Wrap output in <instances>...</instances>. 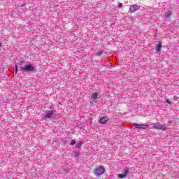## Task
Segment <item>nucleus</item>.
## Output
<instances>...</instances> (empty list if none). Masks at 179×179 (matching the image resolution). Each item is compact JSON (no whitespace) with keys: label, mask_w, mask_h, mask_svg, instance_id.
<instances>
[{"label":"nucleus","mask_w":179,"mask_h":179,"mask_svg":"<svg viewBox=\"0 0 179 179\" xmlns=\"http://www.w3.org/2000/svg\"><path fill=\"white\" fill-rule=\"evenodd\" d=\"M171 15H172V13H171V11H170V10H168V12H166V13H165V16H166V17H170V16H171Z\"/></svg>","instance_id":"f8f14e48"},{"label":"nucleus","mask_w":179,"mask_h":179,"mask_svg":"<svg viewBox=\"0 0 179 179\" xmlns=\"http://www.w3.org/2000/svg\"><path fill=\"white\" fill-rule=\"evenodd\" d=\"M134 128L138 129H148L149 128V125L148 124H139L138 123L134 124Z\"/></svg>","instance_id":"423d86ee"},{"label":"nucleus","mask_w":179,"mask_h":179,"mask_svg":"<svg viewBox=\"0 0 179 179\" xmlns=\"http://www.w3.org/2000/svg\"><path fill=\"white\" fill-rule=\"evenodd\" d=\"M118 8H122V3H120L118 4Z\"/></svg>","instance_id":"f3484780"},{"label":"nucleus","mask_w":179,"mask_h":179,"mask_svg":"<svg viewBox=\"0 0 179 179\" xmlns=\"http://www.w3.org/2000/svg\"><path fill=\"white\" fill-rule=\"evenodd\" d=\"M76 143V141L73 140L71 141L70 145H71V146H73V145H75Z\"/></svg>","instance_id":"dca6fc26"},{"label":"nucleus","mask_w":179,"mask_h":179,"mask_svg":"<svg viewBox=\"0 0 179 179\" xmlns=\"http://www.w3.org/2000/svg\"><path fill=\"white\" fill-rule=\"evenodd\" d=\"M156 52H160L162 51V41H159L157 45H156Z\"/></svg>","instance_id":"1a4fd4ad"},{"label":"nucleus","mask_w":179,"mask_h":179,"mask_svg":"<svg viewBox=\"0 0 179 179\" xmlns=\"http://www.w3.org/2000/svg\"><path fill=\"white\" fill-rule=\"evenodd\" d=\"M106 172V169L104 166H97L94 169V173L96 177H99V176H101L104 174Z\"/></svg>","instance_id":"f03ea898"},{"label":"nucleus","mask_w":179,"mask_h":179,"mask_svg":"<svg viewBox=\"0 0 179 179\" xmlns=\"http://www.w3.org/2000/svg\"><path fill=\"white\" fill-rule=\"evenodd\" d=\"M128 173H129V170L124 169V172L123 173V174L119 173V174H117V177L119 178H125V177H127Z\"/></svg>","instance_id":"6e6552de"},{"label":"nucleus","mask_w":179,"mask_h":179,"mask_svg":"<svg viewBox=\"0 0 179 179\" xmlns=\"http://www.w3.org/2000/svg\"><path fill=\"white\" fill-rule=\"evenodd\" d=\"M20 68V71H22V72H27V73H30V72H34L35 69L34 66L31 64H27Z\"/></svg>","instance_id":"7ed1b4c3"},{"label":"nucleus","mask_w":179,"mask_h":179,"mask_svg":"<svg viewBox=\"0 0 179 179\" xmlns=\"http://www.w3.org/2000/svg\"><path fill=\"white\" fill-rule=\"evenodd\" d=\"M0 47H1V43H0Z\"/></svg>","instance_id":"aec40b11"},{"label":"nucleus","mask_w":179,"mask_h":179,"mask_svg":"<svg viewBox=\"0 0 179 179\" xmlns=\"http://www.w3.org/2000/svg\"><path fill=\"white\" fill-rule=\"evenodd\" d=\"M103 52H104V51L101 50L99 52H96L95 54H96V55H98V57H101V55L103 54Z\"/></svg>","instance_id":"ddd939ff"},{"label":"nucleus","mask_w":179,"mask_h":179,"mask_svg":"<svg viewBox=\"0 0 179 179\" xmlns=\"http://www.w3.org/2000/svg\"><path fill=\"white\" fill-rule=\"evenodd\" d=\"M15 73H17V65L15 64Z\"/></svg>","instance_id":"6ab92c4d"},{"label":"nucleus","mask_w":179,"mask_h":179,"mask_svg":"<svg viewBox=\"0 0 179 179\" xmlns=\"http://www.w3.org/2000/svg\"><path fill=\"white\" fill-rule=\"evenodd\" d=\"M57 117V112L54 110H48L42 114L43 120H50Z\"/></svg>","instance_id":"f257e3e1"},{"label":"nucleus","mask_w":179,"mask_h":179,"mask_svg":"<svg viewBox=\"0 0 179 179\" xmlns=\"http://www.w3.org/2000/svg\"><path fill=\"white\" fill-rule=\"evenodd\" d=\"M74 153H75V156L76 157H78V156H80V150H76V151H75L74 152Z\"/></svg>","instance_id":"4468645a"},{"label":"nucleus","mask_w":179,"mask_h":179,"mask_svg":"<svg viewBox=\"0 0 179 179\" xmlns=\"http://www.w3.org/2000/svg\"><path fill=\"white\" fill-rule=\"evenodd\" d=\"M97 97H99V93L97 92L93 93L91 96V99L94 101L97 100Z\"/></svg>","instance_id":"9d476101"},{"label":"nucleus","mask_w":179,"mask_h":179,"mask_svg":"<svg viewBox=\"0 0 179 179\" xmlns=\"http://www.w3.org/2000/svg\"><path fill=\"white\" fill-rule=\"evenodd\" d=\"M23 62H24V60H21L20 62H19V65H22V64H23Z\"/></svg>","instance_id":"a211bd4d"},{"label":"nucleus","mask_w":179,"mask_h":179,"mask_svg":"<svg viewBox=\"0 0 179 179\" xmlns=\"http://www.w3.org/2000/svg\"><path fill=\"white\" fill-rule=\"evenodd\" d=\"M166 103H167L168 104H173V102L171 101H170L169 99H166Z\"/></svg>","instance_id":"2eb2a0df"},{"label":"nucleus","mask_w":179,"mask_h":179,"mask_svg":"<svg viewBox=\"0 0 179 179\" xmlns=\"http://www.w3.org/2000/svg\"><path fill=\"white\" fill-rule=\"evenodd\" d=\"M82 145H83V141H79L76 144V148H77L78 149H80V146H82Z\"/></svg>","instance_id":"9b49d317"},{"label":"nucleus","mask_w":179,"mask_h":179,"mask_svg":"<svg viewBox=\"0 0 179 179\" xmlns=\"http://www.w3.org/2000/svg\"><path fill=\"white\" fill-rule=\"evenodd\" d=\"M152 127L155 129H160V131H166V129H167L166 125L161 124L159 122L154 123Z\"/></svg>","instance_id":"20e7f679"},{"label":"nucleus","mask_w":179,"mask_h":179,"mask_svg":"<svg viewBox=\"0 0 179 179\" xmlns=\"http://www.w3.org/2000/svg\"><path fill=\"white\" fill-rule=\"evenodd\" d=\"M141 9V6H138V4H134L130 6L129 9V13H135L137 10H139Z\"/></svg>","instance_id":"39448f33"},{"label":"nucleus","mask_w":179,"mask_h":179,"mask_svg":"<svg viewBox=\"0 0 179 179\" xmlns=\"http://www.w3.org/2000/svg\"><path fill=\"white\" fill-rule=\"evenodd\" d=\"M109 119L108 117L104 116L100 118L99 120V124H102V125H106V124H107V122H108Z\"/></svg>","instance_id":"0eeeda50"}]
</instances>
